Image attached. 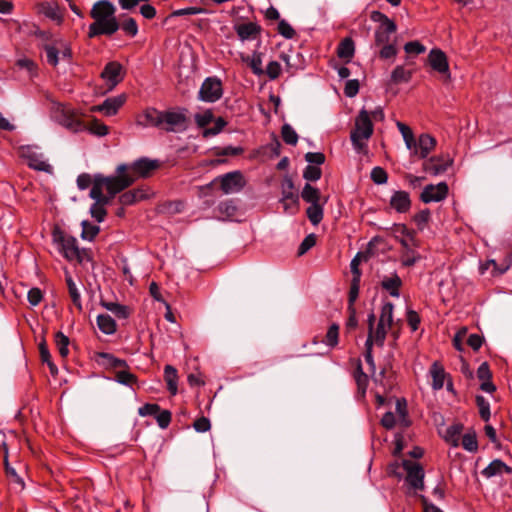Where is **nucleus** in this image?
Here are the masks:
<instances>
[{"label": "nucleus", "instance_id": "obj_1", "mask_svg": "<svg viewBox=\"0 0 512 512\" xmlns=\"http://www.w3.org/2000/svg\"><path fill=\"white\" fill-rule=\"evenodd\" d=\"M188 109L174 107L167 110H158L150 107L144 110V126H151L166 133H181L190 126Z\"/></svg>", "mask_w": 512, "mask_h": 512}, {"label": "nucleus", "instance_id": "obj_2", "mask_svg": "<svg viewBox=\"0 0 512 512\" xmlns=\"http://www.w3.org/2000/svg\"><path fill=\"white\" fill-rule=\"evenodd\" d=\"M115 12L116 8L110 1L95 2L89 13L94 22L89 25L88 37L95 38L101 35L112 36L115 34L119 26Z\"/></svg>", "mask_w": 512, "mask_h": 512}, {"label": "nucleus", "instance_id": "obj_3", "mask_svg": "<svg viewBox=\"0 0 512 512\" xmlns=\"http://www.w3.org/2000/svg\"><path fill=\"white\" fill-rule=\"evenodd\" d=\"M128 164H120L116 168V175L104 176L103 174H95L93 177L94 183H99V186L106 188L111 197L124 191L134 183L132 176L127 174Z\"/></svg>", "mask_w": 512, "mask_h": 512}, {"label": "nucleus", "instance_id": "obj_4", "mask_svg": "<svg viewBox=\"0 0 512 512\" xmlns=\"http://www.w3.org/2000/svg\"><path fill=\"white\" fill-rule=\"evenodd\" d=\"M374 131V125L367 110L361 109L355 119V127L350 133V139L357 152L366 150L367 145L363 140H368Z\"/></svg>", "mask_w": 512, "mask_h": 512}, {"label": "nucleus", "instance_id": "obj_5", "mask_svg": "<svg viewBox=\"0 0 512 512\" xmlns=\"http://www.w3.org/2000/svg\"><path fill=\"white\" fill-rule=\"evenodd\" d=\"M373 22L379 23L375 30L374 43L376 46L390 42L391 36L396 32V23L380 11H373L370 15Z\"/></svg>", "mask_w": 512, "mask_h": 512}, {"label": "nucleus", "instance_id": "obj_6", "mask_svg": "<svg viewBox=\"0 0 512 512\" xmlns=\"http://www.w3.org/2000/svg\"><path fill=\"white\" fill-rule=\"evenodd\" d=\"M53 241L58 245L59 252L68 261H74L78 256V244L74 236L66 234L59 227H55L52 231Z\"/></svg>", "mask_w": 512, "mask_h": 512}, {"label": "nucleus", "instance_id": "obj_7", "mask_svg": "<svg viewBox=\"0 0 512 512\" xmlns=\"http://www.w3.org/2000/svg\"><path fill=\"white\" fill-rule=\"evenodd\" d=\"M223 96V85L222 81L216 77H207L198 92V99L207 102L214 103Z\"/></svg>", "mask_w": 512, "mask_h": 512}, {"label": "nucleus", "instance_id": "obj_8", "mask_svg": "<svg viewBox=\"0 0 512 512\" xmlns=\"http://www.w3.org/2000/svg\"><path fill=\"white\" fill-rule=\"evenodd\" d=\"M294 182L289 176H285L282 183V203L284 211L290 214H296L299 211V196L294 192Z\"/></svg>", "mask_w": 512, "mask_h": 512}, {"label": "nucleus", "instance_id": "obj_9", "mask_svg": "<svg viewBox=\"0 0 512 512\" xmlns=\"http://www.w3.org/2000/svg\"><path fill=\"white\" fill-rule=\"evenodd\" d=\"M403 469L407 472L405 481L414 490H424L425 472L420 463L407 459L402 460Z\"/></svg>", "mask_w": 512, "mask_h": 512}, {"label": "nucleus", "instance_id": "obj_10", "mask_svg": "<svg viewBox=\"0 0 512 512\" xmlns=\"http://www.w3.org/2000/svg\"><path fill=\"white\" fill-rule=\"evenodd\" d=\"M160 167V163L158 160H151L146 157H142L132 164H128V172L127 174L132 176L134 182L138 178H148L152 175V173Z\"/></svg>", "mask_w": 512, "mask_h": 512}, {"label": "nucleus", "instance_id": "obj_11", "mask_svg": "<svg viewBox=\"0 0 512 512\" xmlns=\"http://www.w3.org/2000/svg\"><path fill=\"white\" fill-rule=\"evenodd\" d=\"M427 62L433 71L443 75L445 79L451 78L448 58L444 51L439 48L431 49Z\"/></svg>", "mask_w": 512, "mask_h": 512}, {"label": "nucleus", "instance_id": "obj_12", "mask_svg": "<svg viewBox=\"0 0 512 512\" xmlns=\"http://www.w3.org/2000/svg\"><path fill=\"white\" fill-rule=\"evenodd\" d=\"M449 192V188L446 182H440L437 185L429 184L425 186L420 199L424 203L440 202L444 200Z\"/></svg>", "mask_w": 512, "mask_h": 512}, {"label": "nucleus", "instance_id": "obj_13", "mask_svg": "<svg viewBox=\"0 0 512 512\" xmlns=\"http://www.w3.org/2000/svg\"><path fill=\"white\" fill-rule=\"evenodd\" d=\"M453 164V159L446 156H433L423 162V170L426 173L432 175H439L447 171V169Z\"/></svg>", "mask_w": 512, "mask_h": 512}, {"label": "nucleus", "instance_id": "obj_14", "mask_svg": "<svg viewBox=\"0 0 512 512\" xmlns=\"http://www.w3.org/2000/svg\"><path fill=\"white\" fill-rule=\"evenodd\" d=\"M245 185L243 175L240 171L229 172L221 177L220 187L226 194L239 192Z\"/></svg>", "mask_w": 512, "mask_h": 512}, {"label": "nucleus", "instance_id": "obj_15", "mask_svg": "<svg viewBox=\"0 0 512 512\" xmlns=\"http://www.w3.org/2000/svg\"><path fill=\"white\" fill-rule=\"evenodd\" d=\"M126 101L125 95H119L116 97H110L104 100L102 104L92 106L91 112H100L105 116H113L123 106Z\"/></svg>", "mask_w": 512, "mask_h": 512}, {"label": "nucleus", "instance_id": "obj_16", "mask_svg": "<svg viewBox=\"0 0 512 512\" xmlns=\"http://www.w3.org/2000/svg\"><path fill=\"white\" fill-rule=\"evenodd\" d=\"M403 281L396 271L384 275L380 281V287L392 297H399Z\"/></svg>", "mask_w": 512, "mask_h": 512}, {"label": "nucleus", "instance_id": "obj_17", "mask_svg": "<svg viewBox=\"0 0 512 512\" xmlns=\"http://www.w3.org/2000/svg\"><path fill=\"white\" fill-rule=\"evenodd\" d=\"M123 66L117 61L108 62L102 70L100 76L106 80L111 87H115L123 79L121 76Z\"/></svg>", "mask_w": 512, "mask_h": 512}, {"label": "nucleus", "instance_id": "obj_18", "mask_svg": "<svg viewBox=\"0 0 512 512\" xmlns=\"http://www.w3.org/2000/svg\"><path fill=\"white\" fill-rule=\"evenodd\" d=\"M411 203L409 193L403 190H398L392 194L389 206L398 213H407L411 208Z\"/></svg>", "mask_w": 512, "mask_h": 512}, {"label": "nucleus", "instance_id": "obj_19", "mask_svg": "<svg viewBox=\"0 0 512 512\" xmlns=\"http://www.w3.org/2000/svg\"><path fill=\"white\" fill-rule=\"evenodd\" d=\"M477 377L481 382L480 389L486 393H493L496 391V386L492 382V372L489 364L483 362L477 369Z\"/></svg>", "mask_w": 512, "mask_h": 512}, {"label": "nucleus", "instance_id": "obj_20", "mask_svg": "<svg viewBox=\"0 0 512 512\" xmlns=\"http://www.w3.org/2000/svg\"><path fill=\"white\" fill-rule=\"evenodd\" d=\"M21 156L28 160V166L38 171H48L50 165L41 160L39 156L33 151L31 146L21 147Z\"/></svg>", "mask_w": 512, "mask_h": 512}, {"label": "nucleus", "instance_id": "obj_21", "mask_svg": "<svg viewBox=\"0 0 512 512\" xmlns=\"http://www.w3.org/2000/svg\"><path fill=\"white\" fill-rule=\"evenodd\" d=\"M429 373L432 377V389H442L445 379L449 377V375L445 372L443 365L439 361H434L429 369Z\"/></svg>", "mask_w": 512, "mask_h": 512}, {"label": "nucleus", "instance_id": "obj_22", "mask_svg": "<svg viewBox=\"0 0 512 512\" xmlns=\"http://www.w3.org/2000/svg\"><path fill=\"white\" fill-rule=\"evenodd\" d=\"M238 37L244 41L254 39L261 33V26L254 22L243 23L235 26Z\"/></svg>", "mask_w": 512, "mask_h": 512}, {"label": "nucleus", "instance_id": "obj_23", "mask_svg": "<svg viewBox=\"0 0 512 512\" xmlns=\"http://www.w3.org/2000/svg\"><path fill=\"white\" fill-rule=\"evenodd\" d=\"M503 473H512V468L509 467L501 459H495L491 461L489 465L486 468H484L481 472V474L486 478H491L497 475H501Z\"/></svg>", "mask_w": 512, "mask_h": 512}, {"label": "nucleus", "instance_id": "obj_24", "mask_svg": "<svg viewBox=\"0 0 512 512\" xmlns=\"http://www.w3.org/2000/svg\"><path fill=\"white\" fill-rule=\"evenodd\" d=\"M418 154H416L419 158L425 159L428 154L435 148L436 139L430 134L423 133L419 136L418 141H416Z\"/></svg>", "mask_w": 512, "mask_h": 512}, {"label": "nucleus", "instance_id": "obj_25", "mask_svg": "<svg viewBox=\"0 0 512 512\" xmlns=\"http://www.w3.org/2000/svg\"><path fill=\"white\" fill-rule=\"evenodd\" d=\"M65 282H66L68 294L71 298L72 303L74 304V306L77 308V310L79 312H82L83 306H82V301H81V294L79 292V289H78L75 281L73 280V278L68 270H65Z\"/></svg>", "mask_w": 512, "mask_h": 512}, {"label": "nucleus", "instance_id": "obj_26", "mask_svg": "<svg viewBox=\"0 0 512 512\" xmlns=\"http://www.w3.org/2000/svg\"><path fill=\"white\" fill-rule=\"evenodd\" d=\"M62 124L73 132H79L84 130V121H82L76 113L71 110H63Z\"/></svg>", "mask_w": 512, "mask_h": 512}, {"label": "nucleus", "instance_id": "obj_27", "mask_svg": "<svg viewBox=\"0 0 512 512\" xmlns=\"http://www.w3.org/2000/svg\"><path fill=\"white\" fill-rule=\"evenodd\" d=\"M97 362L109 368H128L125 360L115 357L108 352H98L96 354Z\"/></svg>", "mask_w": 512, "mask_h": 512}, {"label": "nucleus", "instance_id": "obj_28", "mask_svg": "<svg viewBox=\"0 0 512 512\" xmlns=\"http://www.w3.org/2000/svg\"><path fill=\"white\" fill-rule=\"evenodd\" d=\"M148 197L146 190L143 188H135L122 193L119 197V202L122 205H133L138 201L144 200Z\"/></svg>", "mask_w": 512, "mask_h": 512}, {"label": "nucleus", "instance_id": "obj_29", "mask_svg": "<svg viewBox=\"0 0 512 512\" xmlns=\"http://www.w3.org/2000/svg\"><path fill=\"white\" fill-rule=\"evenodd\" d=\"M464 429L462 423H454L449 426L444 435V440L453 447H458L460 444V436Z\"/></svg>", "mask_w": 512, "mask_h": 512}, {"label": "nucleus", "instance_id": "obj_30", "mask_svg": "<svg viewBox=\"0 0 512 512\" xmlns=\"http://www.w3.org/2000/svg\"><path fill=\"white\" fill-rule=\"evenodd\" d=\"M397 127L402 134V137L405 141L407 148L413 154H418V148L412 129L402 122H397Z\"/></svg>", "mask_w": 512, "mask_h": 512}, {"label": "nucleus", "instance_id": "obj_31", "mask_svg": "<svg viewBox=\"0 0 512 512\" xmlns=\"http://www.w3.org/2000/svg\"><path fill=\"white\" fill-rule=\"evenodd\" d=\"M355 53L354 41L350 38H344L337 47V56L349 62Z\"/></svg>", "mask_w": 512, "mask_h": 512}, {"label": "nucleus", "instance_id": "obj_32", "mask_svg": "<svg viewBox=\"0 0 512 512\" xmlns=\"http://www.w3.org/2000/svg\"><path fill=\"white\" fill-rule=\"evenodd\" d=\"M164 379L167 384V390L169 393L174 396L178 392L177 382H178V375L177 370L171 366L166 365L164 368Z\"/></svg>", "mask_w": 512, "mask_h": 512}, {"label": "nucleus", "instance_id": "obj_33", "mask_svg": "<svg viewBox=\"0 0 512 512\" xmlns=\"http://www.w3.org/2000/svg\"><path fill=\"white\" fill-rule=\"evenodd\" d=\"M97 326L101 332L107 335H112L117 331L116 321L109 314L98 315Z\"/></svg>", "mask_w": 512, "mask_h": 512}, {"label": "nucleus", "instance_id": "obj_34", "mask_svg": "<svg viewBox=\"0 0 512 512\" xmlns=\"http://www.w3.org/2000/svg\"><path fill=\"white\" fill-rule=\"evenodd\" d=\"M84 130L98 137L106 136L109 133V127L96 118L90 122H84Z\"/></svg>", "mask_w": 512, "mask_h": 512}, {"label": "nucleus", "instance_id": "obj_35", "mask_svg": "<svg viewBox=\"0 0 512 512\" xmlns=\"http://www.w3.org/2000/svg\"><path fill=\"white\" fill-rule=\"evenodd\" d=\"M302 199L310 204L320 203L321 193L318 188L306 183L301 192Z\"/></svg>", "mask_w": 512, "mask_h": 512}, {"label": "nucleus", "instance_id": "obj_36", "mask_svg": "<svg viewBox=\"0 0 512 512\" xmlns=\"http://www.w3.org/2000/svg\"><path fill=\"white\" fill-rule=\"evenodd\" d=\"M89 196L95 200V202L104 207L108 205L113 197L111 195L107 196L103 194V188L99 186V183H94L90 190Z\"/></svg>", "mask_w": 512, "mask_h": 512}, {"label": "nucleus", "instance_id": "obj_37", "mask_svg": "<svg viewBox=\"0 0 512 512\" xmlns=\"http://www.w3.org/2000/svg\"><path fill=\"white\" fill-rule=\"evenodd\" d=\"M421 259V255L412 247L401 250L400 261L404 267H412Z\"/></svg>", "mask_w": 512, "mask_h": 512}, {"label": "nucleus", "instance_id": "obj_38", "mask_svg": "<svg viewBox=\"0 0 512 512\" xmlns=\"http://www.w3.org/2000/svg\"><path fill=\"white\" fill-rule=\"evenodd\" d=\"M413 71L406 70L404 66L398 65L391 73V81L395 84L407 83L412 78Z\"/></svg>", "mask_w": 512, "mask_h": 512}, {"label": "nucleus", "instance_id": "obj_39", "mask_svg": "<svg viewBox=\"0 0 512 512\" xmlns=\"http://www.w3.org/2000/svg\"><path fill=\"white\" fill-rule=\"evenodd\" d=\"M354 378L358 387V391L361 392L362 395L366 393V389L368 386V376L363 372L361 361L358 360L357 366L354 371Z\"/></svg>", "mask_w": 512, "mask_h": 512}, {"label": "nucleus", "instance_id": "obj_40", "mask_svg": "<svg viewBox=\"0 0 512 512\" xmlns=\"http://www.w3.org/2000/svg\"><path fill=\"white\" fill-rule=\"evenodd\" d=\"M119 29H121L130 38H134L138 34V24L132 17H126L119 22L118 30Z\"/></svg>", "mask_w": 512, "mask_h": 512}, {"label": "nucleus", "instance_id": "obj_41", "mask_svg": "<svg viewBox=\"0 0 512 512\" xmlns=\"http://www.w3.org/2000/svg\"><path fill=\"white\" fill-rule=\"evenodd\" d=\"M306 215L313 225H318L322 221L324 216L322 205L320 203L311 204L306 209Z\"/></svg>", "mask_w": 512, "mask_h": 512}, {"label": "nucleus", "instance_id": "obj_42", "mask_svg": "<svg viewBox=\"0 0 512 512\" xmlns=\"http://www.w3.org/2000/svg\"><path fill=\"white\" fill-rule=\"evenodd\" d=\"M81 226V238L83 240L93 241L100 232V227L90 223L88 220L82 221Z\"/></svg>", "mask_w": 512, "mask_h": 512}, {"label": "nucleus", "instance_id": "obj_43", "mask_svg": "<svg viewBox=\"0 0 512 512\" xmlns=\"http://www.w3.org/2000/svg\"><path fill=\"white\" fill-rule=\"evenodd\" d=\"M462 447L468 452L478 451L477 434L474 430L467 432L462 436L461 440Z\"/></svg>", "mask_w": 512, "mask_h": 512}, {"label": "nucleus", "instance_id": "obj_44", "mask_svg": "<svg viewBox=\"0 0 512 512\" xmlns=\"http://www.w3.org/2000/svg\"><path fill=\"white\" fill-rule=\"evenodd\" d=\"M54 340L58 348L59 354L61 355V357L66 358L69 354V338L61 331H57L54 335Z\"/></svg>", "mask_w": 512, "mask_h": 512}, {"label": "nucleus", "instance_id": "obj_45", "mask_svg": "<svg viewBox=\"0 0 512 512\" xmlns=\"http://www.w3.org/2000/svg\"><path fill=\"white\" fill-rule=\"evenodd\" d=\"M324 342L330 348H335L339 343V325L333 323L325 335Z\"/></svg>", "mask_w": 512, "mask_h": 512}, {"label": "nucleus", "instance_id": "obj_46", "mask_svg": "<svg viewBox=\"0 0 512 512\" xmlns=\"http://www.w3.org/2000/svg\"><path fill=\"white\" fill-rule=\"evenodd\" d=\"M393 309L394 305L391 302H385L381 308L379 323L386 324L390 329L393 324Z\"/></svg>", "mask_w": 512, "mask_h": 512}, {"label": "nucleus", "instance_id": "obj_47", "mask_svg": "<svg viewBox=\"0 0 512 512\" xmlns=\"http://www.w3.org/2000/svg\"><path fill=\"white\" fill-rule=\"evenodd\" d=\"M43 49L46 52L47 63L56 67L59 63L60 53V49L57 47V44H45Z\"/></svg>", "mask_w": 512, "mask_h": 512}, {"label": "nucleus", "instance_id": "obj_48", "mask_svg": "<svg viewBox=\"0 0 512 512\" xmlns=\"http://www.w3.org/2000/svg\"><path fill=\"white\" fill-rule=\"evenodd\" d=\"M475 402L479 409L481 419L485 422L489 421L491 416L489 402L482 395H477L475 397Z\"/></svg>", "mask_w": 512, "mask_h": 512}, {"label": "nucleus", "instance_id": "obj_49", "mask_svg": "<svg viewBox=\"0 0 512 512\" xmlns=\"http://www.w3.org/2000/svg\"><path fill=\"white\" fill-rule=\"evenodd\" d=\"M281 136L283 141L288 145L295 146L298 142V134L289 124H284L282 126Z\"/></svg>", "mask_w": 512, "mask_h": 512}, {"label": "nucleus", "instance_id": "obj_50", "mask_svg": "<svg viewBox=\"0 0 512 512\" xmlns=\"http://www.w3.org/2000/svg\"><path fill=\"white\" fill-rule=\"evenodd\" d=\"M115 379L120 384L127 386H133L137 383V376L128 370H120L116 372Z\"/></svg>", "mask_w": 512, "mask_h": 512}, {"label": "nucleus", "instance_id": "obj_51", "mask_svg": "<svg viewBox=\"0 0 512 512\" xmlns=\"http://www.w3.org/2000/svg\"><path fill=\"white\" fill-rule=\"evenodd\" d=\"M195 123L199 128H206L214 120V114L211 109H206L203 113H196Z\"/></svg>", "mask_w": 512, "mask_h": 512}, {"label": "nucleus", "instance_id": "obj_52", "mask_svg": "<svg viewBox=\"0 0 512 512\" xmlns=\"http://www.w3.org/2000/svg\"><path fill=\"white\" fill-rule=\"evenodd\" d=\"M317 236L314 233L307 235L298 247L297 255L302 256L316 245Z\"/></svg>", "mask_w": 512, "mask_h": 512}, {"label": "nucleus", "instance_id": "obj_53", "mask_svg": "<svg viewBox=\"0 0 512 512\" xmlns=\"http://www.w3.org/2000/svg\"><path fill=\"white\" fill-rule=\"evenodd\" d=\"M226 125H227V121L223 117H218L215 120V125L210 128H205L203 130L202 135L204 138H207L210 136H215V135L219 134L224 129V127Z\"/></svg>", "mask_w": 512, "mask_h": 512}, {"label": "nucleus", "instance_id": "obj_54", "mask_svg": "<svg viewBox=\"0 0 512 512\" xmlns=\"http://www.w3.org/2000/svg\"><path fill=\"white\" fill-rule=\"evenodd\" d=\"M322 176V170L319 166L307 165L303 171V178L307 181L315 182Z\"/></svg>", "mask_w": 512, "mask_h": 512}, {"label": "nucleus", "instance_id": "obj_55", "mask_svg": "<svg viewBox=\"0 0 512 512\" xmlns=\"http://www.w3.org/2000/svg\"><path fill=\"white\" fill-rule=\"evenodd\" d=\"M431 218L429 209L421 210L413 216V221L419 230H423Z\"/></svg>", "mask_w": 512, "mask_h": 512}, {"label": "nucleus", "instance_id": "obj_56", "mask_svg": "<svg viewBox=\"0 0 512 512\" xmlns=\"http://www.w3.org/2000/svg\"><path fill=\"white\" fill-rule=\"evenodd\" d=\"M215 155L217 156H239L243 154L244 149L240 146H226L214 148Z\"/></svg>", "mask_w": 512, "mask_h": 512}, {"label": "nucleus", "instance_id": "obj_57", "mask_svg": "<svg viewBox=\"0 0 512 512\" xmlns=\"http://www.w3.org/2000/svg\"><path fill=\"white\" fill-rule=\"evenodd\" d=\"M277 31L286 39H293L296 35L293 27L284 19L279 20Z\"/></svg>", "mask_w": 512, "mask_h": 512}, {"label": "nucleus", "instance_id": "obj_58", "mask_svg": "<svg viewBox=\"0 0 512 512\" xmlns=\"http://www.w3.org/2000/svg\"><path fill=\"white\" fill-rule=\"evenodd\" d=\"M40 11L48 18L52 20L59 19L58 6L49 2H43L40 4Z\"/></svg>", "mask_w": 512, "mask_h": 512}, {"label": "nucleus", "instance_id": "obj_59", "mask_svg": "<svg viewBox=\"0 0 512 512\" xmlns=\"http://www.w3.org/2000/svg\"><path fill=\"white\" fill-rule=\"evenodd\" d=\"M385 325L386 324L378 322L376 329L373 330V344L375 343L378 346L384 345L386 335H387V330L385 328Z\"/></svg>", "mask_w": 512, "mask_h": 512}, {"label": "nucleus", "instance_id": "obj_60", "mask_svg": "<svg viewBox=\"0 0 512 512\" xmlns=\"http://www.w3.org/2000/svg\"><path fill=\"white\" fill-rule=\"evenodd\" d=\"M370 176L375 184H385L388 180L387 172L379 166L372 169Z\"/></svg>", "mask_w": 512, "mask_h": 512}, {"label": "nucleus", "instance_id": "obj_61", "mask_svg": "<svg viewBox=\"0 0 512 512\" xmlns=\"http://www.w3.org/2000/svg\"><path fill=\"white\" fill-rule=\"evenodd\" d=\"M155 418L158 426L162 429H166L171 423L172 414L169 410L160 409V411L155 415Z\"/></svg>", "mask_w": 512, "mask_h": 512}, {"label": "nucleus", "instance_id": "obj_62", "mask_svg": "<svg viewBox=\"0 0 512 512\" xmlns=\"http://www.w3.org/2000/svg\"><path fill=\"white\" fill-rule=\"evenodd\" d=\"M382 48L379 51V57L381 59H391L397 55V48L394 43L388 42L387 44H382Z\"/></svg>", "mask_w": 512, "mask_h": 512}, {"label": "nucleus", "instance_id": "obj_63", "mask_svg": "<svg viewBox=\"0 0 512 512\" xmlns=\"http://www.w3.org/2000/svg\"><path fill=\"white\" fill-rule=\"evenodd\" d=\"M406 320L413 332L417 331L421 322L419 314L412 309H408L406 312Z\"/></svg>", "mask_w": 512, "mask_h": 512}, {"label": "nucleus", "instance_id": "obj_64", "mask_svg": "<svg viewBox=\"0 0 512 512\" xmlns=\"http://www.w3.org/2000/svg\"><path fill=\"white\" fill-rule=\"evenodd\" d=\"M90 214L97 222L101 223L105 220L107 210L94 202L90 207Z\"/></svg>", "mask_w": 512, "mask_h": 512}]
</instances>
